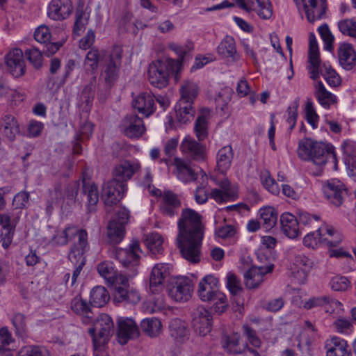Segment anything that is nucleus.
I'll return each mask as SVG.
<instances>
[{"instance_id": "f257e3e1", "label": "nucleus", "mask_w": 356, "mask_h": 356, "mask_svg": "<svg viewBox=\"0 0 356 356\" xmlns=\"http://www.w3.org/2000/svg\"><path fill=\"white\" fill-rule=\"evenodd\" d=\"M298 154L302 160L310 162L307 170L314 176L322 174L323 166L330 160L334 164V169L337 170L338 161L334 147L332 145L305 138L298 143Z\"/></svg>"}, {"instance_id": "f03ea898", "label": "nucleus", "mask_w": 356, "mask_h": 356, "mask_svg": "<svg viewBox=\"0 0 356 356\" xmlns=\"http://www.w3.org/2000/svg\"><path fill=\"white\" fill-rule=\"evenodd\" d=\"M181 71L179 60L168 59L165 61L157 60L149 64L148 68V79L149 83L158 88H165L168 84L170 73H174L177 79L178 74Z\"/></svg>"}, {"instance_id": "7ed1b4c3", "label": "nucleus", "mask_w": 356, "mask_h": 356, "mask_svg": "<svg viewBox=\"0 0 356 356\" xmlns=\"http://www.w3.org/2000/svg\"><path fill=\"white\" fill-rule=\"evenodd\" d=\"M75 236L78 240L72 246L68 257L72 262L74 259H81L84 258V253L88 249V234L84 229H79L75 226H69L66 227L60 235L56 237V242L60 245L66 244L69 240H71Z\"/></svg>"}, {"instance_id": "20e7f679", "label": "nucleus", "mask_w": 356, "mask_h": 356, "mask_svg": "<svg viewBox=\"0 0 356 356\" xmlns=\"http://www.w3.org/2000/svg\"><path fill=\"white\" fill-rule=\"evenodd\" d=\"M204 235H177V245L183 258L193 264L200 261Z\"/></svg>"}, {"instance_id": "39448f33", "label": "nucleus", "mask_w": 356, "mask_h": 356, "mask_svg": "<svg viewBox=\"0 0 356 356\" xmlns=\"http://www.w3.org/2000/svg\"><path fill=\"white\" fill-rule=\"evenodd\" d=\"M122 58V49L120 46H115L108 56L104 60L100 78L105 83L111 87L119 77Z\"/></svg>"}, {"instance_id": "423d86ee", "label": "nucleus", "mask_w": 356, "mask_h": 356, "mask_svg": "<svg viewBox=\"0 0 356 356\" xmlns=\"http://www.w3.org/2000/svg\"><path fill=\"white\" fill-rule=\"evenodd\" d=\"M178 235H204L201 216L195 210L184 209L178 222Z\"/></svg>"}, {"instance_id": "0eeeda50", "label": "nucleus", "mask_w": 356, "mask_h": 356, "mask_svg": "<svg viewBox=\"0 0 356 356\" xmlns=\"http://www.w3.org/2000/svg\"><path fill=\"white\" fill-rule=\"evenodd\" d=\"M114 332V324L110 316L100 314L95 321L93 328L89 329L92 337L93 346L105 345Z\"/></svg>"}, {"instance_id": "6e6552de", "label": "nucleus", "mask_w": 356, "mask_h": 356, "mask_svg": "<svg viewBox=\"0 0 356 356\" xmlns=\"http://www.w3.org/2000/svg\"><path fill=\"white\" fill-rule=\"evenodd\" d=\"M140 253L138 241H134L128 248H113L111 251V257L118 260L124 267H131L139 264Z\"/></svg>"}, {"instance_id": "1a4fd4ad", "label": "nucleus", "mask_w": 356, "mask_h": 356, "mask_svg": "<svg viewBox=\"0 0 356 356\" xmlns=\"http://www.w3.org/2000/svg\"><path fill=\"white\" fill-rule=\"evenodd\" d=\"M213 318L211 313L204 307L198 306L192 313V325L196 333L205 336L212 327Z\"/></svg>"}, {"instance_id": "9d476101", "label": "nucleus", "mask_w": 356, "mask_h": 356, "mask_svg": "<svg viewBox=\"0 0 356 356\" xmlns=\"http://www.w3.org/2000/svg\"><path fill=\"white\" fill-rule=\"evenodd\" d=\"M242 9L254 11L262 19H269L273 14V6L270 0H235Z\"/></svg>"}, {"instance_id": "9b49d317", "label": "nucleus", "mask_w": 356, "mask_h": 356, "mask_svg": "<svg viewBox=\"0 0 356 356\" xmlns=\"http://www.w3.org/2000/svg\"><path fill=\"white\" fill-rule=\"evenodd\" d=\"M314 266L311 259L303 254L295 255L291 266V275L297 282L303 284Z\"/></svg>"}, {"instance_id": "f8f14e48", "label": "nucleus", "mask_w": 356, "mask_h": 356, "mask_svg": "<svg viewBox=\"0 0 356 356\" xmlns=\"http://www.w3.org/2000/svg\"><path fill=\"white\" fill-rule=\"evenodd\" d=\"M118 283H121L122 285L115 286L114 301L131 304H137L140 301V296L138 292L136 289H129L127 280L124 276L120 275L119 277L116 278V284Z\"/></svg>"}, {"instance_id": "ddd939ff", "label": "nucleus", "mask_w": 356, "mask_h": 356, "mask_svg": "<svg viewBox=\"0 0 356 356\" xmlns=\"http://www.w3.org/2000/svg\"><path fill=\"white\" fill-rule=\"evenodd\" d=\"M180 150L187 158L196 161H203L206 156L204 145L196 141L191 136L184 137L180 145Z\"/></svg>"}, {"instance_id": "4468645a", "label": "nucleus", "mask_w": 356, "mask_h": 356, "mask_svg": "<svg viewBox=\"0 0 356 356\" xmlns=\"http://www.w3.org/2000/svg\"><path fill=\"white\" fill-rule=\"evenodd\" d=\"M121 131L130 138H138L145 131V127L142 118L135 114L125 116L120 125Z\"/></svg>"}, {"instance_id": "2eb2a0df", "label": "nucleus", "mask_w": 356, "mask_h": 356, "mask_svg": "<svg viewBox=\"0 0 356 356\" xmlns=\"http://www.w3.org/2000/svg\"><path fill=\"white\" fill-rule=\"evenodd\" d=\"M127 191V184H121L111 179L104 184L102 188V196L106 205L117 204L123 197Z\"/></svg>"}, {"instance_id": "dca6fc26", "label": "nucleus", "mask_w": 356, "mask_h": 356, "mask_svg": "<svg viewBox=\"0 0 356 356\" xmlns=\"http://www.w3.org/2000/svg\"><path fill=\"white\" fill-rule=\"evenodd\" d=\"M171 270L172 266L169 264H157L153 267L149 277V288L152 293H158L162 290Z\"/></svg>"}, {"instance_id": "f3484780", "label": "nucleus", "mask_w": 356, "mask_h": 356, "mask_svg": "<svg viewBox=\"0 0 356 356\" xmlns=\"http://www.w3.org/2000/svg\"><path fill=\"white\" fill-rule=\"evenodd\" d=\"M118 323L117 336L118 342L120 344H126L129 340L138 337L139 330L138 326L131 318L121 317L118 319Z\"/></svg>"}, {"instance_id": "a211bd4d", "label": "nucleus", "mask_w": 356, "mask_h": 356, "mask_svg": "<svg viewBox=\"0 0 356 356\" xmlns=\"http://www.w3.org/2000/svg\"><path fill=\"white\" fill-rule=\"evenodd\" d=\"M319 307H323L326 313L332 314L340 309L341 303L331 296H321L311 297L303 305L306 309Z\"/></svg>"}, {"instance_id": "6ab92c4d", "label": "nucleus", "mask_w": 356, "mask_h": 356, "mask_svg": "<svg viewBox=\"0 0 356 356\" xmlns=\"http://www.w3.org/2000/svg\"><path fill=\"white\" fill-rule=\"evenodd\" d=\"M72 10L71 0H51L48 6L47 15L54 20L62 21L70 15Z\"/></svg>"}, {"instance_id": "aec40b11", "label": "nucleus", "mask_w": 356, "mask_h": 356, "mask_svg": "<svg viewBox=\"0 0 356 356\" xmlns=\"http://www.w3.org/2000/svg\"><path fill=\"white\" fill-rule=\"evenodd\" d=\"M274 269V265L270 264L266 266H253L245 273V284L248 289H256L259 287L264 280V276L271 273Z\"/></svg>"}, {"instance_id": "412c9836", "label": "nucleus", "mask_w": 356, "mask_h": 356, "mask_svg": "<svg viewBox=\"0 0 356 356\" xmlns=\"http://www.w3.org/2000/svg\"><path fill=\"white\" fill-rule=\"evenodd\" d=\"M323 191L330 203L337 207L341 205L345 188L340 181L336 179L327 181L323 186Z\"/></svg>"}, {"instance_id": "4be33fe9", "label": "nucleus", "mask_w": 356, "mask_h": 356, "mask_svg": "<svg viewBox=\"0 0 356 356\" xmlns=\"http://www.w3.org/2000/svg\"><path fill=\"white\" fill-rule=\"evenodd\" d=\"M6 65L13 76H23L26 72V65L22 51L18 48L10 51L6 56Z\"/></svg>"}, {"instance_id": "5701e85b", "label": "nucleus", "mask_w": 356, "mask_h": 356, "mask_svg": "<svg viewBox=\"0 0 356 356\" xmlns=\"http://www.w3.org/2000/svg\"><path fill=\"white\" fill-rule=\"evenodd\" d=\"M193 284L191 280L186 277L178 278L169 290L170 296L176 301H187L191 297Z\"/></svg>"}, {"instance_id": "b1692460", "label": "nucleus", "mask_w": 356, "mask_h": 356, "mask_svg": "<svg viewBox=\"0 0 356 356\" xmlns=\"http://www.w3.org/2000/svg\"><path fill=\"white\" fill-rule=\"evenodd\" d=\"M309 53L308 59L309 65L308 66L310 78L316 80L319 77L320 58L317 40L314 34L310 33L309 37Z\"/></svg>"}, {"instance_id": "393cba45", "label": "nucleus", "mask_w": 356, "mask_h": 356, "mask_svg": "<svg viewBox=\"0 0 356 356\" xmlns=\"http://www.w3.org/2000/svg\"><path fill=\"white\" fill-rule=\"evenodd\" d=\"M307 20L314 22L322 19L327 10L326 0H302Z\"/></svg>"}, {"instance_id": "a878e982", "label": "nucleus", "mask_w": 356, "mask_h": 356, "mask_svg": "<svg viewBox=\"0 0 356 356\" xmlns=\"http://www.w3.org/2000/svg\"><path fill=\"white\" fill-rule=\"evenodd\" d=\"M159 207L163 215L171 217L178 213L181 207V201L172 192L164 191L161 196Z\"/></svg>"}, {"instance_id": "bb28decb", "label": "nucleus", "mask_w": 356, "mask_h": 356, "mask_svg": "<svg viewBox=\"0 0 356 356\" xmlns=\"http://www.w3.org/2000/svg\"><path fill=\"white\" fill-rule=\"evenodd\" d=\"M174 165L175 166V175L181 181L188 183L197 179V172L184 159L179 157L175 158Z\"/></svg>"}, {"instance_id": "cd10ccee", "label": "nucleus", "mask_w": 356, "mask_h": 356, "mask_svg": "<svg viewBox=\"0 0 356 356\" xmlns=\"http://www.w3.org/2000/svg\"><path fill=\"white\" fill-rule=\"evenodd\" d=\"M218 280L214 276L209 275L205 276L199 283L197 293L201 300L207 302L212 299L217 289Z\"/></svg>"}, {"instance_id": "c85d7f7f", "label": "nucleus", "mask_w": 356, "mask_h": 356, "mask_svg": "<svg viewBox=\"0 0 356 356\" xmlns=\"http://www.w3.org/2000/svg\"><path fill=\"white\" fill-rule=\"evenodd\" d=\"M138 168L139 165L138 163L124 161L115 167L113 171V177L112 179L121 184H127V181L132 177Z\"/></svg>"}, {"instance_id": "c756f323", "label": "nucleus", "mask_w": 356, "mask_h": 356, "mask_svg": "<svg viewBox=\"0 0 356 356\" xmlns=\"http://www.w3.org/2000/svg\"><path fill=\"white\" fill-rule=\"evenodd\" d=\"M326 356H351L347 341L337 337L326 341Z\"/></svg>"}, {"instance_id": "7c9ffc66", "label": "nucleus", "mask_w": 356, "mask_h": 356, "mask_svg": "<svg viewBox=\"0 0 356 356\" xmlns=\"http://www.w3.org/2000/svg\"><path fill=\"white\" fill-rule=\"evenodd\" d=\"M133 107L146 117L151 115L155 111L152 95L148 92H142L132 102Z\"/></svg>"}, {"instance_id": "2f4dec72", "label": "nucleus", "mask_w": 356, "mask_h": 356, "mask_svg": "<svg viewBox=\"0 0 356 356\" xmlns=\"http://www.w3.org/2000/svg\"><path fill=\"white\" fill-rule=\"evenodd\" d=\"M82 193L86 197V207L89 212L96 210V206L99 201V192L97 186L87 180L82 179Z\"/></svg>"}, {"instance_id": "473e14b6", "label": "nucleus", "mask_w": 356, "mask_h": 356, "mask_svg": "<svg viewBox=\"0 0 356 356\" xmlns=\"http://www.w3.org/2000/svg\"><path fill=\"white\" fill-rule=\"evenodd\" d=\"M64 195L63 186L60 183H56L53 188L49 189L48 195L46 197V211L50 215L56 207L64 204Z\"/></svg>"}, {"instance_id": "72a5a7b5", "label": "nucleus", "mask_w": 356, "mask_h": 356, "mask_svg": "<svg viewBox=\"0 0 356 356\" xmlns=\"http://www.w3.org/2000/svg\"><path fill=\"white\" fill-rule=\"evenodd\" d=\"M340 65L346 70L353 69L355 64L356 54L353 46L348 43L342 44L338 50Z\"/></svg>"}, {"instance_id": "f704fd0d", "label": "nucleus", "mask_w": 356, "mask_h": 356, "mask_svg": "<svg viewBox=\"0 0 356 356\" xmlns=\"http://www.w3.org/2000/svg\"><path fill=\"white\" fill-rule=\"evenodd\" d=\"M283 233L290 238H295L299 234L298 220L290 213H284L280 216Z\"/></svg>"}, {"instance_id": "c9c22d12", "label": "nucleus", "mask_w": 356, "mask_h": 356, "mask_svg": "<svg viewBox=\"0 0 356 356\" xmlns=\"http://www.w3.org/2000/svg\"><path fill=\"white\" fill-rule=\"evenodd\" d=\"M170 336L178 343H184L189 338L186 324L179 318H174L169 323Z\"/></svg>"}, {"instance_id": "e433bc0d", "label": "nucleus", "mask_w": 356, "mask_h": 356, "mask_svg": "<svg viewBox=\"0 0 356 356\" xmlns=\"http://www.w3.org/2000/svg\"><path fill=\"white\" fill-rule=\"evenodd\" d=\"M218 54L223 58H231L235 61L238 59L236 42L233 37L225 36L218 46Z\"/></svg>"}, {"instance_id": "4c0bfd02", "label": "nucleus", "mask_w": 356, "mask_h": 356, "mask_svg": "<svg viewBox=\"0 0 356 356\" xmlns=\"http://www.w3.org/2000/svg\"><path fill=\"white\" fill-rule=\"evenodd\" d=\"M325 232H326L329 236H332L334 233L333 227L328 225H324L319 227L316 232L307 234L303 238L304 245L309 248H316L318 243H323L322 236H325Z\"/></svg>"}, {"instance_id": "58836bf2", "label": "nucleus", "mask_w": 356, "mask_h": 356, "mask_svg": "<svg viewBox=\"0 0 356 356\" xmlns=\"http://www.w3.org/2000/svg\"><path fill=\"white\" fill-rule=\"evenodd\" d=\"M71 309L76 314L82 316L85 324L90 323L93 319V314L88 303L80 297H75L71 302Z\"/></svg>"}, {"instance_id": "ea45409f", "label": "nucleus", "mask_w": 356, "mask_h": 356, "mask_svg": "<svg viewBox=\"0 0 356 356\" xmlns=\"http://www.w3.org/2000/svg\"><path fill=\"white\" fill-rule=\"evenodd\" d=\"M179 92L181 97L179 101L193 105L195 99L198 95L199 88L196 83L186 80L181 84Z\"/></svg>"}, {"instance_id": "a19ab883", "label": "nucleus", "mask_w": 356, "mask_h": 356, "mask_svg": "<svg viewBox=\"0 0 356 356\" xmlns=\"http://www.w3.org/2000/svg\"><path fill=\"white\" fill-rule=\"evenodd\" d=\"M233 156V149L230 145L219 149L217 154V167L221 173H225L230 168Z\"/></svg>"}, {"instance_id": "79ce46f5", "label": "nucleus", "mask_w": 356, "mask_h": 356, "mask_svg": "<svg viewBox=\"0 0 356 356\" xmlns=\"http://www.w3.org/2000/svg\"><path fill=\"white\" fill-rule=\"evenodd\" d=\"M175 109L176 119L180 123L186 124L193 119L195 111L192 104L178 101Z\"/></svg>"}, {"instance_id": "37998d69", "label": "nucleus", "mask_w": 356, "mask_h": 356, "mask_svg": "<svg viewBox=\"0 0 356 356\" xmlns=\"http://www.w3.org/2000/svg\"><path fill=\"white\" fill-rule=\"evenodd\" d=\"M3 134L10 141L15 140L17 135L19 134V126L16 118L11 115H6L3 118Z\"/></svg>"}, {"instance_id": "c03bdc74", "label": "nucleus", "mask_w": 356, "mask_h": 356, "mask_svg": "<svg viewBox=\"0 0 356 356\" xmlns=\"http://www.w3.org/2000/svg\"><path fill=\"white\" fill-rule=\"evenodd\" d=\"M106 58L105 50L92 48L86 54L84 64L88 69L94 72L98 67L99 62L105 60Z\"/></svg>"}, {"instance_id": "a18cd8bd", "label": "nucleus", "mask_w": 356, "mask_h": 356, "mask_svg": "<svg viewBox=\"0 0 356 356\" xmlns=\"http://www.w3.org/2000/svg\"><path fill=\"white\" fill-rule=\"evenodd\" d=\"M315 95L319 104L325 108H329L330 105L335 104L337 100L335 95L325 89L321 81L316 84Z\"/></svg>"}, {"instance_id": "49530a36", "label": "nucleus", "mask_w": 356, "mask_h": 356, "mask_svg": "<svg viewBox=\"0 0 356 356\" xmlns=\"http://www.w3.org/2000/svg\"><path fill=\"white\" fill-rule=\"evenodd\" d=\"M108 238L112 244H118L124 238L125 227L118 224L115 220H111L108 225Z\"/></svg>"}, {"instance_id": "de8ad7c7", "label": "nucleus", "mask_w": 356, "mask_h": 356, "mask_svg": "<svg viewBox=\"0 0 356 356\" xmlns=\"http://www.w3.org/2000/svg\"><path fill=\"white\" fill-rule=\"evenodd\" d=\"M260 219L266 229H271L277 220V213L272 207H266L259 210Z\"/></svg>"}, {"instance_id": "09e8293b", "label": "nucleus", "mask_w": 356, "mask_h": 356, "mask_svg": "<svg viewBox=\"0 0 356 356\" xmlns=\"http://www.w3.org/2000/svg\"><path fill=\"white\" fill-rule=\"evenodd\" d=\"M109 299V294L104 286H95L90 292V302L95 307H101L104 306Z\"/></svg>"}, {"instance_id": "8fccbe9b", "label": "nucleus", "mask_w": 356, "mask_h": 356, "mask_svg": "<svg viewBox=\"0 0 356 356\" xmlns=\"http://www.w3.org/2000/svg\"><path fill=\"white\" fill-rule=\"evenodd\" d=\"M89 14L83 10V6H79L76 10L75 22L73 28V33L80 35L86 29L88 23Z\"/></svg>"}, {"instance_id": "3c124183", "label": "nucleus", "mask_w": 356, "mask_h": 356, "mask_svg": "<svg viewBox=\"0 0 356 356\" xmlns=\"http://www.w3.org/2000/svg\"><path fill=\"white\" fill-rule=\"evenodd\" d=\"M140 327L143 332L148 336L154 337L159 334L162 325L159 319L151 318L143 319L140 323Z\"/></svg>"}, {"instance_id": "603ef678", "label": "nucleus", "mask_w": 356, "mask_h": 356, "mask_svg": "<svg viewBox=\"0 0 356 356\" xmlns=\"http://www.w3.org/2000/svg\"><path fill=\"white\" fill-rule=\"evenodd\" d=\"M163 238L158 233L153 232L147 235L145 244L149 251L154 254H159L163 250Z\"/></svg>"}, {"instance_id": "864d4df0", "label": "nucleus", "mask_w": 356, "mask_h": 356, "mask_svg": "<svg viewBox=\"0 0 356 356\" xmlns=\"http://www.w3.org/2000/svg\"><path fill=\"white\" fill-rule=\"evenodd\" d=\"M99 274L111 284L116 283V278L120 275H116L114 266L110 261H103L97 266Z\"/></svg>"}, {"instance_id": "5fc2aeb1", "label": "nucleus", "mask_w": 356, "mask_h": 356, "mask_svg": "<svg viewBox=\"0 0 356 356\" xmlns=\"http://www.w3.org/2000/svg\"><path fill=\"white\" fill-rule=\"evenodd\" d=\"M63 188L64 202L67 205L75 204L79 190L78 181H71L67 184Z\"/></svg>"}, {"instance_id": "6e6d98bb", "label": "nucleus", "mask_w": 356, "mask_h": 356, "mask_svg": "<svg viewBox=\"0 0 356 356\" xmlns=\"http://www.w3.org/2000/svg\"><path fill=\"white\" fill-rule=\"evenodd\" d=\"M239 342V334L234 333L231 336H225L223 338L222 347L229 353L241 354L243 353V350L238 348Z\"/></svg>"}, {"instance_id": "4d7b16f0", "label": "nucleus", "mask_w": 356, "mask_h": 356, "mask_svg": "<svg viewBox=\"0 0 356 356\" xmlns=\"http://www.w3.org/2000/svg\"><path fill=\"white\" fill-rule=\"evenodd\" d=\"M208 118L205 115L197 117L194 126L195 135L199 141L204 140L208 136Z\"/></svg>"}, {"instance_id": "13d9d810", "label": "nucleus", "mask_w": 356, "mask_h": 356, "mask_svg": "<svg viewBox=\"0 0 356 356\" xmlns=\"http://www.w3.org/2000/svg\"><path fill=\"white\" fill-rule=\"evenodd\" d=\"M320 73L323 76L330 86L335 87L341 83L340 76L330 65L324 63L321 68H319V74Z\"/></svg>"}, {"instance_id": "bf43d9fd", "label": "nucleus", "mask_w": 356, "mask_h": 356, "mask_svg": "<svg viewBox=\"0 0 356 356\" xmlns=\"http://www.w3.org/2000/svg\"><path fill=\"white\" fill-rule=\"evenodd\" d=\"M338 28L343 35L356 39V18L340 20L338 22Z\"/></svg>"}, {"instance_id": "052dcab7", "label": "nucleus", "mask_w": 356, "mask_h": 356, "mask_svg": "<svg viewBox=\"0 0 356 356\" xmlns=\"http://www.w3.org/2000/svg\"><path fill=\"white\" fill-rule=\"evenodd\" d=\"M169 48L172 51H175L176 54H177L179 58L177 60H179L182 65V62L185 56L193 50L194 44L192 41L187 40L184 45L178 44L176 43H170L169 44Z\"/></svg>"}, {"instance_id": "680f3d73", "label": "nucleus", "mask_w": 356, "mask_h": 356, "mask_svg": "<svg viewBox=\"0 0 356 356\" xmlns=\"http://www.w3.org/2000/svg\"><path fill=\"white\" fill-rule=\"evenodd\" d=\"M209 302L213 304V310L218 314L223 313L228 307L226 296L219 291L216 292L212 299Z\"/></svg>"}, {"instance_id": "e2e57ef3", "label": "nucleus", "mask_w": 356, "mask_h": 356, "mask_svg": "<svg viewBox=\"0 0 356 356\" xmlns=\"http://www.w3.org/2000/svg\"><path fill=\"white\" fill-rule=\"evenodd\" d=\"M18 356H51L49 352L44 347L29 346L22 348Z\"/></svg>"}, {"instance_id": "0e129e2a", "label": "nucleus", "mask_w": 356, "mask_h": 356, "mask_svg": "<svg viewBox=\"0 0 356 356\" xmlns=\"http://www.w3.org/2000/svg\"><path fill=\"white\" fill-rule=\"evenodd\" d=\"M261 180L263 186L272 194H278L279 186L275 179L270 176L268 170H264L261 174Z\"/></svg>"}, {"instance_id": "69168bd1", "label": "nucleus", "mask_w": 356, "mask_h": 356, "mask_svg": "<svg viewBox=\"0 0 356 356\" xmlns=\"http://www.w3.org/2000/svg\"><path fill=\"white\" fill-rule=\"evenodd\" d=\"M25 56L28 60L35 69H40L42 65V54L36 48L27 49L25 51Z\"/></svg>"}, {"instance_id": "338daca9", "label": "nucleus", "mask_w": 356, "mask_h": 356, "mask_svg": "<svg viewBox=\"0 0 356 356\" xmlns=\"http://www.w3.org/2000/svg\"><path fill=\"white\" fill-rule=\"evenodd\" d=\"M243 335L247 338L250 344L254 348H260L261 346V341L257 336V332L252 328L250 325L245 324L242 327Z\"/></svg>"}, {"instance_id": "774afa93", "label": "nucleus", "mask_w": 356, "mask_h": 356, "mask_svg": "<svg viewBox=\"0 0 356 356\" xmlns=\"http://www.w3.org/2000/svg\"><path fill=\"white\" fill-rule=\"evenodd\" d=\"M227 287L234 296H237L243 291L240 280L233 273L227 275Z\"/></svg>"}]
</instances>
